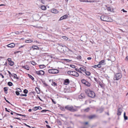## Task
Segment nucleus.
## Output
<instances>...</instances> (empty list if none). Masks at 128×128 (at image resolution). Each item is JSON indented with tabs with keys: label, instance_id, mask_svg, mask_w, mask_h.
Listing matches in <instances>:
<instances>
[{
	"label": "nucleus",
	"instance_id": "obj_1",
	"mask_svg": "<svg viewBox=\"0 0 128 128\" xmlns=\"http://www.w3.org/2000/svg\"><path fill=\"white\" fill-rule=\"evenodd\" d=\"M66 110L71 112H74L78 111L77 109L74 108L72 106L68 105L65 106Z\"/></svg>",
	"mask_w": 128,
	"mask_h": 128
},
{
	"label": "nucleus",
	"instance_id": "obj_2",
	"mask_svg": "<svg viewBox=\"0 0 128 128\" xmlns=\"http://www.w3.org/2000/svg\"><path fill=\"white\" fill-rule=\"evenodd\" d=\"M100 19L102 20L108 22H111L112 20L107 15H104L101 16H100Z\"/></svg>",
	"mask_w": 128,
	"mask_h": 128
},
{
	"label": "nucleus",
	"instance_id": "obj_3",
	"mask_svg": "<svg viewBox=\"0 0 128 128\" xmlns=\"http://www.w3.org/2000/svg\"><path fill=\"white\" fill-rule=\"evenodd\" d=\"M85 92L88 96L91 98H94L95 96V94L93 91L90 90H87Z\"/></svg>",
	"mask_w": 128,
	"mask_h": 128
},
{
	"label": "nucleus",
	"instance_id": "obj_4",
	"mask_svg": "<svg viewBox=\"0 0 128 128\" xmlns=\"http://www.w3.org/2000/svg\"><path fill=\"white\" fill-rule=\"evenodd\" d=\"M122 75L121 73H116L114 74V80H118L122 78Z\"/></svg>",
	"mask_w": 128,
	"mask_h": 128
},
{
	"label": "nucleus",
	"instance_id": "obj_5",
	"mask_svg": "<svg viewBox=\"0 0 128 128\" xmlns=\"http://www.w3.org/2000/svg\"><path fill=\"white\" fill-rule=\"evenodd\" d=\"M67 73L68 74L76 77L78 76L79 75L78 72L74 71H68Z\"/></svg>",
	"mask_w": 128,
	"mask_h": 128
},
{
	"label": "nucleus",
	"instance_id": "obj_6",
	"mask_svg": "<svg viewBox=\"0 0 128 128\" xmlns=\"http://www.w3.org/2000/svg\"><path fill=\"white\" fill-rule=\"evenodd\" d=\"M64 48L61 46H58L57 47L58 50L61 52L64 53L65 52L66 50Z\"/></svg>",
	"mask_w": 128,
	"mask_h": 128
},
{
	"label": "nucleus",
	"instance_id": "obj_7",
	"mask_svg": "<svg viewBox=\"0 0 128 128\" xmlns=\"http://www.w3.org/2000/svg\"><path fill=\"white\" fill-rule=\"evenodd\" d=\"M49 73L52 74H56L58 73L59 70L56 69H51L48 70Z\"/></svg>",
	"mask_w": 128,
	"mask_h": 128
},
{
	"label": "nucleus",
	"instance_id": "obj_8",
	"mask_svg": "<svg viewBox=\"0 0 128 128\" xmlns=\"http://www.w3.org/2000/svg\"><path fill=\"white\" fill-rule=\"evenodd\" d=\"M81 82L82 83L85 84L86 86H90V84L88 81H87L84 79H82L81 80Z\"/></svg>",
	"mask_w": 128,
	"mask_h": 128
},
{
	"label": "nucleus",
	"instance_id": "obj_9",
	"mask_svg": "<svg viewBox=\"0 0 128 128\" xmlns=\"http://www.w3.org/2000/svg\"><path fill=\"white\" fill-rule=\"evenodd\" d=\"M36 74L38 75H43L44 73V71L42 70H40L38 71H36Z\"/></svg>",
	"mask_w": 128,
	"mask_h": 128
},
{
	"label": "nucleus",
	"instance_id": "obj_10",
	"mask_svg": "<svg viewBox=\"0 0 128 128\" xmlns=\"http://www.w3.org/2000/svg\"><path fill=\"white\" fill-rule=\"evenodd\" d=\"M122 108H118V109L117 114L118 116H120L121 115V113L122 112Z\"/></svg>",
	"mask_w": 128,
	"mask_h": 128
},
{
	"label": "nucleus",
	"instance_id": "obj_11",
	"mask_svg": "<svg viewBox=\"0 0 128 128\" xmlns=\"http://www.w3.org/2000/svg\"><path fill=\"white\" fill-rule=\"evenodd\" d=\"M79 0L81 2H96L95 0H91L88 1V0Z\"/></svg>",
	"mask_w": 128,
	"mask_h": 128
},
{
	"label": "nucleus",
	"instance_id": "obj_12",
	"mask_svg": "<svg viewBox=\"0 0 128 128\" xmlns=\"http://www.w3.org/2000/svg\"><path fill=\"white\" fill-rule=\"evenodd\" d=\"M70 82L69 80L68 79H66L64 80V85H67Z\"/></svg>",
	"mask_w": 128,
	"mask_h": 128
},
{
	"label": "nucleus",
	"instance_id": "obj_13",
	"mask_svg": "<svg viewBox=\"0 0 128 128\" xmlns=\"http://www.w3.org/2000/svg\"><path fill=\"white\" fill-rule=\"evenodd\" d=\"M6 46L9 48H12L14 46L15 44L14 43H11Z\"/></svg>",
	"mask_w": 128,
	"mask_h": 128
},
{
	"label": "nucleus",
	"instance_id": "obj_14",
	"mask_svg": "<svg viewBox=\"0 0 128 128\" xmlns=\"http://www.w3.org/2000/svg\"><path fill=\"white\" fill-rule=\"evenodd\" d=\"M22 68H25L28 70H29L30 67L28 66L27 65H26L24 66H22Z\"/></svg>",
	"mask_w": 128,
	"mask_h": 128
},
{
	"label": "nucleus",
	"instance_id": "obj_15",
	"mask_svg": "<svg viewBox=\"0 0 128 128\" xmlns=\"http://www.w3.org/2000/svg\"><path fill=\"white\" fill-rule=\"evenodd\" d=\"M99 84L101 88L103 89H105V85L104 84H102L100 82Z\"/></svg>",
	"mask_w": 128,
	"mask_h": 128
},
{
	"label": "nucleus",
	"instance_id": "obj_16",
	"mask_svg": "<svg viewBox=\"0 0 128 128\" xmlns=\"http://www.w3.org/2000/svg\"><path fill=\"white\" fill-rule=\"evenodd\" d=\"M51 11L54 14H56L58 13L57 10L56 9L54 8L52 9L51 10Z\"/></svg>",
	"mask_w": 128,
	"mask_h": 128
},
{
	"label": "nucleus",
	"instance_id": "obj_17",
	"mask_svg": "<svg viewBox=\"0 0 128 128\" xmlns=\"http://www.w3.org/2000/svg\"><path fill=\"white\" fill-rule=\"evenodd\" d=\"M99 64L100 65L102 64V65H104L106 63H105V61L104 60H102L99 62Z\"/></svg>",
	"mask_w": 128,
	"mask_h": 128
},
{
	"label": "nucleus",
	"instance_id": "obj_18",
	"mask_svg": "<svg viewBox=\"0 0 128 128\" xmlns=\"http://www.w3.org/2000/svg\"><path fill=\"white\" fill-rule=\"evenodd\" d=\"M32 48L34 49L38 50H39V47L36 45H33L32 46Z\"/></svg>",
	"mask_w": 128,
	"mask_h": 128
},
{
	"label": "nucleus",
	"instance_id": "obj_19",
	"mask_svg": "<svg viewBox=\"0 0 128 128\" xmlns=\"http://www.w3.org/2000/svg\"><path fill=\"white\" fill-rule=\"evenodd\" d=\"M42 83L44 85V87H46L47 86H48V85L44 81L42 80Z\"/></svg>",
	"mask_w": 128,
	"mask_h": 128
},
{
	"label": "nucleus",
	"instance_id": "obj_20",
	"mask_svg": "<svg viewBox=\"0 0 128 128\" xmlns=\"http://www.w3.org/2000/svg\"><path fill=\"white\" fill-rule=\"evenodd\" d=\"M92 67L94 68H96L97 67H98L99 68H100L101 67L100 65L99 64L97 65H95L94 66H92Z\"/></svg>",
	"mask_w": 128,
	"mask_h": 128
},
{
	"label": "nucleus",
	"instance_id": "obj_21",
	"mask_svg": "<svg viewBox=\"0 0 128 128\" xmlns=\"http://www.w3.org/2000/svg\"><path fill=\"white\" fill-rule=\"evenodd\" d=\"M4 90L6 94L8 93L7 91L8 90V88L7 87H5L4 88Z\"/></svg>",
	"mask_w": 128,
	"mask_h": 128
},
{
	"label": "nucleus",
	"instance_id": "obj_22",
	"mask_svg": "<svg viewBox=\"0 0 128 128\" xmlns=\"http://www.w3.org/2000/svg\"><path fill=\"white\" fill-rule=\"evenodd\" d=\"M36 92L38 93V94H39L40 92V88H36Z\"/></svg>",
	"mask_w": 128,
	"mask_h": 128
},
{
	"label": "nucleus",
	"instance_id": "obj_23",
	"mask_svg": "<svg viewBox=\"0 0 128 128\" xmlns=\"http://www.w3.org/2000/svg\"><path fill=\"white\" fill-rule=\"evenodd\" d=\"M51 84L52 86H57V84L55 82H53V80H52V84Z\"/></svg>",
	"mask_w": 128,
	"mask_h": 128
},
{
	"label": "nucleus",
	"instance_id": "obj_24",
	"mask_svg": "<svg viewBox=\"0 0 128 128\" xmlns=\"http://www.w3.org/2000/svg\"><path fill=\"white\" fill-rule=\"evenodd\" d=\"M124 120H126L128 119V117L126 116V113L125 112H124Z\"/></svg>",
	"mask_w": 128,
	"mask_h": 128
},
{
	"label": "nucleus",
	"instance_id": "obj_25",
	"mask_svg": "<svg viewBox=\"0 0 128 128\" xmlns=\"http://www.w3.org/2000/svg\"><path fill=\"white\" fill-rule=\"evenodd\" d=\"M60 108L61 110L62 111H65V107L64 108V106H61Z\"/></svg>",
	"mask_w": 128,
	"mask_h": 128
},
{
	"label": "nucleus",
	"instance_id": "obj_26",
	"mask_svg": "<svg viewBox=\"0 0 128 128\" xmlns=\"http://www.w3.org/2000/svg\"><path fill=\"white\" fill-rule=\"evenodd\" d=\"M80 69L81 70L84 72L85 71H86V70L85 68L83 67L80 68Z\"/></svg>",
	"mask_w": 128,
	"mask_h": 128
},
{
	"label": "nucleus",
	"instance_id": "obj_27",
	"mask_svg": "<svg viewBox=\"0 0 128 128\" xmlns=\"http://www.w3.org/2000/svg\"><path fill=\"white\" fill-rule=\"evenodd\" d=\"M96 116L95 115H92L90 116H89L88 117V118L89 119H91L93 118H94Z\"/></svg>",
	"mask_w": 128,
	"mask_h": 128
},
{
	"label": "nucleus",
	"instance_id": "obj_28",
	"mask_svg": "<svg viewBox=\"0 0 128 128\" xmlns=\"http://www.w3.org/2000/svg\"><path fill=\"white\" fill-rule=\"evenodd\" d=\"M58 46H62V47H65V48H67L63 44H62L61 43H58Z\"/></svg>",
	"mask_w": 128,
	"mask_h": 128
},
{
	"label": "nucleus",
	"instance_id": "obj_29",
	"mask_svg": "<svg viewBox=\"0 0 128 128\" xmlns=\"http://www.w3.org/2000/svg\"><path fill=\"white\" fill-rule=\"evenodd\" d=\"M39 66L40 68H43L46 67V66L44 64L40 65H39Z\"/></svg>",
	"mask_w": 128,
	"mask_h": 128
},
{
	"label": "nucleus",
	"instance_id": "obj_30",
	"mask_svg": "<svg viewBox=\"0 0 128 128\" xmlns=\"http://www.w3.org/2000/svg\"><path fill=\"white\" fill-rule=\"evenodd\" d=\"M32 42V40H26L25 41V42L26 43H30Z\"/></svg>",
	"mask_w": 128,
	"mask_h": 128
},
{
	"label": "nucleus",
	"instance_id": "obj_31",
	"mask_svg": "<svg viewBox=\"0 0 128 128\" xmlns=\"http://www.w3.org/2000/svg\"><path fill=\"white\" fill-rule=\"evenodd\" d=\"M8 84L9 86H11L13 85L12 83L10 82H8Z\"/></svg>",
	"mask_w": 128,
	"mask_h": 128
},
{
	"label": "nucleus",
	"instance_id": "obj_32",
	"mask_svg": "<svg viewBox=\"0 0 128 128\" xmlns=\"http://www.w3.org/2000/svg\"><path fill=\"white\" fill-rule=\"evenodd\" d=\"M14 64V62L13 61H10L9 62V64L10 65L12 66Z\"/></svg>",
	"mask_w": 128,
	"mask_h": 128
},
{
	"label": "nucleus",
	"instance_id": "obj_33",
	"mask_svg": "<svg viewBox=\"0 0 128 128\" xmlns=\"http://www.w3.org/2000/svg\"><path fill=\"white\" fill-rule=\"evenodd\" d=\"M41 8L42 10H45L46 9V7L42 5L41 6Z\"/></svg>",
	"mask_w": 128,
	"mask_h": 128
},
{
	"label": "nucleus",
	"instance_id": "obj_34",
	"mask_svg": "<svg viewBox=\"0 0 128 128\" xmlns=\"http://www.w3.org/2000/svg\"><path fill=\"white\" fill-rule=\"evenodd\" d=\"M103 111V109L102 108L100 109L97 110V111H99L100 113H101Z\"/></svg>",
	"mask_w": 128,
	"mask_h": 128
},
{
	"label": "nucleus",
	"instance_id": "obj_35",
	"mask_svg": "<svg viewBox=\"0 0 128 128\" xmlns=\"http://www.w3.org/2000/svg\"><path fill=\"white\" fill-rule=\"evenodd\" d=\"M88 76H90V72H86V71L84 72Z\"/></svg>",
	"mask_w": 128,
	"mask_h": 128
},
{
	"label": "nucleus",
	"instance_id": "obj_36",
	"mask_svg": "<svg viewBox=\"0 0 128 128\" xmlns=\"http://www.w3.org/2000/svg\"><path fill=\"white\" fill-rule=\"evenodd\" d=\"M23 92L24 93L26 94L28 93V91L27 90H26V89H25L24 90Z\"/></svg>",
	"mask_w": 128,
	"mask_h": 128
},
{
	"label": "nucleus",
	"instance_id": "obj_37",
	"mask_svg": "<svg viewBox=\"0 0 128 128\" xmlns=\"http://www.w3.org/2000/svg\"><path fill=\"white\" fill-rule=\"evenodd\" d=\"M38 107L36 106V107H34V108H33L32 110H33L36 111V110H38Z\"/></svg>",
	"mask_w": 128,
	"mask_h": 128
},
{
	"label": "nucleus",
	"instance_id": "obj_38",
	"mask_svg": "<svg viewBox=\"0 0 128 128\" xmlns=\"http://www.w3.org/2000/svg\"><path fill=\"white\" fill-rule=\"evenodd\" d=\"M75 69L78 72L80 73H81V74L82 73V72L80 70H79L78 69L75 68Z\"/></svg>",
	"mask_w": 128,
	"mask_h": 128
},
{
	"label": "nucleus",
	"instance_id": "obj_39",
	"mask_svg": "<svg viewBox=\"0 0 128 128\" xmlns=\"http://www.w3.org/2000/svg\"><path fill=\"white\" fill-rule=\"evenodd\" d=\"M89 108H88L84 110V111L86 112H88L89 111Z\"/></svg>",
	"mask_w": 128,
	"mask_h": 128
},
{
	"label": "nucleus",
	"instance_id": "obj_40",
	"mask_svg": "<svg viewBox=\"0 0 128 128\" xmlns=\"http://www.w3.org/2000/svg\"><path fill=\"white\" fill-rule=\"evenodd\" d=\"M49 111V110H42L41 111V112H46L47 111Z\"/></svg>",
	"mask_w": 128,
	"mask_h": 128
},
{
	"label": "nucleus",
	"instance_id": "obj_41",
	"mask_svg": "<svg viewBox=\"0 0 128 128\" xmlns=\"http://www.w3.org/2000/svg\"><path fill=\"white\" fill-rule=\"evenodd\" d=\"M80 95L82 96L83 98H85L86 96L83 93L81 94Z\"/></svg>",
	"mask_w": 128,
	"mask_h": 128
},
{
	"label": "nucleus",
	"instance_id": "obj_42",
	"mask_svg": "<svg viewBox=\"0 0 128 128\" xmlns=\"http://www.w3.org/2000/svg\"><path fill=\"white\" fill-rule=\"evenodd\" d=\"M104 76L105 77V78H106L107 79H108L109 78V77L108 76V75L106 74H104Z\"/></svg>",
	"mask_w": 128,
	"mask_h": 128
},
{
	"label": "nucleus",
	"instance_id": "obj_43",
	"mask_svg": "<svg viewBox=\"0 0 128 128\" xmlns=\"http://www.w3.org/2000/svg\"><path fill=\"white\" fill-rule=\"evenodd\" d=\"M62 16L63 18L64 19L66 18H67L68 16L66 14V15H64V16Z\"/></svg>",
	"mask_w": 128,
	"mask_h": 128
},
{
	"label": "nucleus",
	"instance_id": "obj_44",
	"mask_svg": "<svg viewBox=\"0 0 128 128\" xmlns=\"http://www.w3.org/2000/svg\"><path fill=\"white\" fill-rule=\"evenodd\" d=\"M41 2L43 4H45V0H41Z\"/></svg>",
	"mask_w": 128,
	"mask_h": 128
},
{
	"label": "nucleus",
	"instance_id": "obj_45",
	"mask_svg": "<svg viewBox=\"0 0 128 128\" xmlns=\"http://www.w3.org/2000/svg\"><path fill=\"white\" fill-rule=\"evenodd\" d=\"M30 76V77L29 78H31L32 80L34 81V78L31 75Z\"/></svg>",
	"mask_w": 128,
	"mask_h": 128
},
{
	"label": "nucleus",
	"instance_id": "obj_46",
	"mask_svg": "<svg viewBox=\"0 0 128 128\" xmlns=\"http://www.w3.org/2000/svg\"><path fill=\"white\" fill-rule=\"evenodd\" d=\"M70 67H71L72 68H75L76 67V66L75 65H73V64L70 65Z\"/></svg>",
	"mask_w": 128,
	"mask_h": 128
},
{
	"label": "nucleus",
	"instance_id": "obj_47",
	"mask_svg": "<svg viewBox=\"0 0 128 128\" xmlns=\"http://www.w3.org/2000/svg\"><path fill=\"white\" fill-rule=\"evenodd\" d=\"M77 58L78 59L80 60L82 58V57L80 56H79L77 57Z\"/></svg>",
	"mask_w": 128,
	"mask_h": 128
},
{
	"label": "nucleus",
	"instance_id": "obj_48",
	"mask_svg": "<svg viewBox=\"0 0 128 128\" xmlns=\"http://www.w3.org/2000/svg\"><path fill=\"white\" fill-rule=\"evenodd\" d=\"M62 37L63 39L66 40H67L68 38L66 36H62Z\"/></svg>",
	"mask_w": 128,
	"mask_h": 128
},
{
	"label": "nucleus",
	"instance_id": "obj_49",
	"mask_svg": "<svg viewBox=\"0 0 128 128\" xmlns=\"http://www.w3.org/2000/svg\"><path fill=\"white\" fill-rule=\"evenodd\" d=\"M16 94L17 96H18V95H19L20 94L19 92L18 91H16Z\"/></svg>",
	"mask_w": 128,
	"mask_h": 128
},
{
	"label": "nucleus",
	"instance_id": "obj_50",
	"mask_svg": "<svg viewBox=\"0 0 128 128\" xmlns=\"http://www.w3.org/2000/svg\"><path fill=\"white\" fill-rule=\"evenodd\" d=\"M20 96H27V95L26 94H20Z\"/></svg>",
	"mask_w": 128,
	"mask_h": 128
},
{
	"label": "nucleus",
	"instance_id": "obj_51",
	"mask_svg": "<svg viewBox=\"0 0 128 128\" xmlns=\"http://www.w3.org/2000/svg\"><path fill=\"white\" fill-rule=\"evenodd\" d=\"M74 107H75V108H74L78 110L77 108H80V106H74Z\"/></svg>",
	"mask_w": 128,
	"mask_h": 128
},
{
	"label": "nucleus",
	"instance_id": "obj_52",
	"mask_svg": "<svg viewBox=\"0 0 128 128\" xmlns=\"http://www.w3.org/2000/svg\"><path fill=\"white\" fill-rule=\"evenodd\" d=\"M14 113L16 114L17 115H19L20 116H22V114H18V113H17L15 112H14Z\"/></svg>",
	"mask_w": 128,
	"mask_h": 128
},
{
	"label": "nucleus",
	"instance_id": "obj_53",
	"mask_svg": "<svg viewBox=\"0 0 128 128\" xmlns=\"http://www.w3.org/2000/svg\"><path fill=\"white\" fill-rule=\"evenodd\" d=\"M52 102L54 104H56V102L55 101H54L53 99H52Z\"/></svg>",
	"mask_w": 128,
	"mask_h": 128
},
{
	"label": "nucleus",
	"instance_id": "obj_54",
	"mask_svg": "<svg viewBox=\"0 0 128 128\" xmlns=\"http://www.w3.org/2000/svg\"><path fill=\"white\" fill-rule=\"evenodd\" d=\"M107 10L110 11H111V9L110 8V7H108L107 8Z\"/></svg>",
	"mask_w": 128,
	"mask_h": 128
},
{
	"label": "nucleus",
	"instance_id": "obj_55",
	"mask_svg": "<svg viewBox=\"0 0 128 128\" xmlns=\"http://www.w3.org/2000/svg\"><path fill=\"white\" fill-rule=\"evenodd\" d=\"M7 60L8 61V62H9L10 61H12L11 59L10 58H8L7 59Z\"/></svg>",
	"mask_w": 128,
	"mask_h": 128
},
{
	"label": "nucleus",
	"instance_id": "obj_56",
	"mask_svg": "<svg viewBox=\"0 0 128 128\" xmlns=\"http://www.w3.org/2000/svg\"><path fill=\"white\" fill-rule=\"evenodd\" d=\"M102 124H106L107 123V121H102Z\"/></svg>",
	"mask_w": 128,
	"mask_h": 128
},
{
	"label": "nucleus",
	"instance_id": "obj_57",
	"mask_svg": "<svg viewBox=\"0 0 128 128\" xmlns=\"http://www.w3.org/2000/svg\"><path fill=\"white\" fill-rule=\"evenodd\" d=\"M17 76V75L16 74H14V78H15Z\"/></svg>",
	"mask_w": 128,
	"mask_h": 128
},
{
	"label": "nucleus",
	"instance_id": "obj_58",
	"mask_svg": "<svg viewBox=\"0 0 128 128\" xmlns=\"http://www.w3.org/2000/svg\"><path fill=\"white\" fill-rule=\"evenodd\" d=\"M46 126L47 128H51L50 126L48 124H46Z\"/></svg>",
	"mask_w": 128,
	"mask_h": 128
},
{
	"label": "nucleus",
	"instance_id": "obj_59",
	"mask_svg": "<svg viewBox=\"0 0 128 128\" xmlns=\"http://www.w3.org/2000/svg\"><path fill=\"white\" fill-rule=\"evenodd\" d=\"M63 19H64L63 18V17L62 16L60 18L58 21H59L60 20H62Z\"/></svg>",
	"mask_w": 128,
	"mask_h": 128
},
{
	"label": "nucleus",
	"instance_id": "obj_60",
	"mask_svg": "<svg viewBox=\"0 0 128 128\" xmlns=\"http://www.w3.org/2000/svg\"><path fill=\"white\" fill-rule=\"evenodd\" d=\"M5 110L6 111L8 112H10V111L8 110L7 108H5Z\"/></svg>",
	"mask_w": 128,
	"mask_h": 128
},
{
	"label": "nucleus",
	"instance_id": "obj_61",
	"mask_svg": "<svg viewBox=\"0 0 128 128\" xmlns=\"http://www.w3.org/2000/svg\"><path fill=\"white\" fill-rule=\"evenodd\" d=\"M15 33L16 34H20V32L18 31L16 32Z\"/></svg>",
	"mask_w": 128,
	"mask_h": 128
},
{
	"label": "nucleus",
	"instance_id": "obj_62",
	"mask_svg": "<svg viewBox=\"0 0 128 128\" xmlns=\"http://www.w3.org/2000/svg\"><path fill=\"white\" fill-rule=\"evenodd\" d=\"M122 10L123 11V12H127L126 11L124 10V9H122Z\"/></svg>",
	"mask_w": 128,
	"mask_h": 128
},
{
	"label": "nucleus",
	"instance_id": "obj_63",
	"mask_svg": "<svg viewBox=\"0 0 128 128\" xmlns=\"http://www.w3.org/2000/svg\"><path fill=\"white\" fill-rule=\"evenodd\" d=\"M38 110H41L42 109V108L40 106H38Z\"/></svg>",
	"mask_w": 128,
	"mask_h": 128
},
{
	"label": "nucleus",
	"instance_id": "obj_64",
	"mask_svg": "<svg viewBox=\"0 0 128 128\" xmlns=\"http://www.w3.org/2000/svg\"><path fill=\"white\" fill-rule=\"evenodd\" d=\"M125 60H127L128 61V56H127Z\"/></svg>",
	"mask_w": 128,
	"mask_h": 128
}]
</instances>
